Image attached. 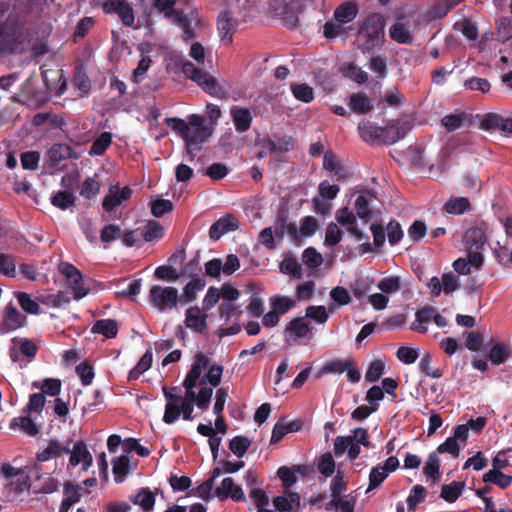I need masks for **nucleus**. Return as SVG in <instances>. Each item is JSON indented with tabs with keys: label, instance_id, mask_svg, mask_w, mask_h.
Returning <instances> with one entry per match:
<instances>
[{
	"label": "nucleus",
	"instance_id": "1",
	"mask_svg": "<svg viewBox=\"0 0 512 512\" xmlns=\"http://www.w3.org/2000/svg\"><path fill=\"white\" fill-rule=\"evenodd\" d=\"M385 20L379 13H371L358 30L356 42L363 53H374L384 42Z\"/></svg>",
	"mask_w": 512,
	"mask_h": 512
},
{
	"label": "nucleus",
	"instance_id": "2",
	"mask_svg": "<svg viewBox=\"0 0 512 512\" xmlns=\"http://www.w3.org/2000/svg\"><path fill=\"white\" fill-rule=\"evenodd\" d=\"M181 70L187 78L197 83L207 94L218 99L228 98L230 86L225 80H217L190 61L183 62Z\"/></svg>",
	"mask_w": 512,
	"mask_h": 512
},
{
	"label": "nucleus",
	"instance_id": "3",
	"mask_svg": "<svg viewBox=\"0 0 512 512\" xmlns=\"http://www.w3.org/2000/svg\"><path fill=\"white\" fill-rule=\"evenodd\" d=\"M270 11L279 18L288 28H295L298 24L299 3L288 0H272L269 3Z\"/></svg>",
	"mask_w": 512,
	"mask_h": 512
},
{
	"label": "nucleus",
	"instance_id": "4",
	"mask_svg": "<svg viewBox=\"0 0 512 512\" xmlns=\"http://www.w3.org/2000/svg\"><path fill=\"white\" fill-rule=\"evenodd\" d=\"M149 299L161 311L172 309L177 306L178 291L174 287L153 285L149 291Z\"/></svg>",
	"mask_w": 512,
	"mask_h": 512
},
{
	"label": "nucleus",
	"instance_id": "5",
	"mask_svg": "<svg viewBox=\"0 0 512 512\" xmlns=\"http://www.w3.org/2000/svg\"><path fill=\"white\" fill-rule=\"evenodd\" d=\"M58 270L66 277L75 300H80L88 294V289L84 287L82 273L74 265L68 262H61L58 265Z\"/></svg>",
	"mask_w": 512,
	"mask_h": 512
},
{
	"label": "nucleus",
	"instance_id": "6",
	"mask_svg": "<svg viewBox=\"0 0 512 512\" xmlns=\"http://www.w3.org/2000/svg\"><path fill=\"white\" fill-rule=\"evenodd\" d=\"M239 26V20L236 13L227 9L218 15L217 30L222 42L229 45L233 41V35Z\"/></svg>",
	"mask_w": 512,
	"mask_h": 512
},
{
	"label": "nucleus",
	"instance_id": "7",
	"mask_svg": "<svg viewBox=\"0 0 512 512\" xmlns=\"http://www.w3.org/2000/svg\"><path fill=\"white\" fill-rule=\"evenodd\" d=\"M102 9L106 14H117L125 26H133L135 21L134 11L126 0H105Z\"/></svg>",
	"mask_w": 512,
	"mask_h": 512
},
{
	"label": "nucleus",
	"instance_id": "8",
	"mask_svg": "<svg viewBox=\"0 0 512 512\" xmlns=\"http://www.w3.org/2000/svg\"><path fill=\"white\" fill-rule=\"evenodd\" d=\"M133 191L129 186L122 189L119 185H111L108 194L102 201V208L106 212H112L116 207L130 199Z\"/></svg>",
	"mask_w": 512,
	"mask_h": 512
},
{
	"label": "nucleus",
	"instance_id": "9",
	"mask_svg": "<svg viewBox=\"0 0 512 512\" xmlns=\"http://www.w3.org/2000/svg\"><path fill=\"white\" fill-rule=\"evenodd\" d=\"M69 464L72 467H76L82 464V470L87 471L93 463L92 454L87 449V446L83 440H78L74 443L73 447L70 448L69 453Z\"/></svg>",
	"mask_w": 512,
	"mask_h": 512
},
{
	"label": "nucleus",
	"instance_id": "10",
	"mask_svg": "<svg viewBox=\"0 0 512 512\" xmlns=\"http://www.w3.org/2000/svg\"><path fill=\"white\" fill-rule=\"evenodd\" d=\"M208 315L203 313L198 306L190 307L185 312V325L187 328L200 334L208 331Z\"/></svg>",
	"mask_w": 512,
	"mask_h": 512
},
{
	"label": "nucleus",
	"instance_id": "11",
	"mask_svg": "<svg viewBox=\"0 0 512 512\" xmlns=\"http://www.w3.org/2000/svg\"><path fill=\"white\" fill-rule=\"evenodd\" d=\"M211 135L212 129L209 127L191 129L188 138L185 140L186 152L191 156V159L195 156V152L201 149V145L208 141Z\"/></svg>",
	"mask_w": 512,
	"mask_h": 512
},
{
	"label": "nucleus",
	"instance_id": "12",
	"mask_svg": "<svg viewBox=\"0 0 512 512\" xmlns=\"http://www.w3.org/2000/svg\"><path fill=\"white\" fill-rule=\"evenodd\" d=\"M239 227L238 220L232 214H228L224 217H221L216 222H214L209 229V237L211 240L217 241L224 234L235 231Z\"/></svg>",
	"mask_w": 512,
	"mask_h": 512
},
{
	"label": "nucleus",
	"instance_id": "13",
	"mask_svg": "<svg viewBox=\"0 0 512 512\" xmlns=\"http://www.w3.org/2000/svg\"><path fill=\"white\" fill-rule=\"evenodd\" d=\"M481 128L484 130H500L512 134V118L504 117L497 113H488L481 121Z\"/></svg>",
	"mask_w": 512,
	"mask_h": 512
},
{
	"label": "nucleus",
	"instance_id": "14",
	"mask_svg": "<svg viewBox=\"0 0 512 512\" xmlns=\"http://www.w3.org/2000/svg\"><path fill=\"white\" fill-rule=\"evenodd\" d=\"M71 443L72 440L70 439L65 443H61L57 439H52L43 451L37 453L36 459L39 462H46L54 458H59L63 454L69 453Z\"/></svg>",
	"mask_w": 512,
	"mask_h": 512
},
{
	"label": "nucleus",
	"instance_id": "15",
	"mask_svg": "<svg viewBox=\"0 0 512 512\" xmlns=\"http://www.w3.org/2000/svg\"><path fill=\"white\" fill-rule=\"evenodd\" d=\"M215 496L220 500L231 498L237 502L245 499L242 488L235 485L231 477H226L222 480L221 485L215 489Z\"/></svg>",
	"mask_w": 512,
	"mask_h": 512
},
{
	"label": "nucleus",
	"instance_id": "16",
	"mask_svg": "<svg viewBox=\"0 0 512 512\" xmlns=\"http://www.w3.org/2000/svg\"><path fill=\"white\" fill-rule=\"evenodd\" d=\"M209 358L203 353H197L194 356V361L191 365V369L188 371L183 382L187 383L189 388H195L197 381L201 380L202 370L209 366Z\"/></svg>",
	"mask_w": 512,
	"mask_h": 512
},
{
	"label": "nucleus",
	"instance_id": "17",
	"mask_svg": "<svg viewBox=\"0 0 512 512\" xmlns=\"http://www.w3.org/2000/svg\"><path fill=\"white\" fill-rule=\"evenodd\" d=\"M347 105L352 112L359 115L368 114L374 108L373 100L364 92L350 94L348 97Z\"/></svg>",
	"mask_w": 512,
	"mask_h": 512
},
{
	"label": "nucleus",
	"instance_id": "18",
	"mask_svg": "<svg viewBox=\"0 0 512 512\" xmlns=\"http://www.w3.org/2000/svg\"><path fill=\"white\" fill-rule=\"evenodd\" d=\"M130 501L134 505L140 506L143 512H150L154 509L156 494L148 487H143L135 495L130 496Z\"/></svg>",
	"mask_w": 512,
	"mask_h": 512
},
{
	"label": "nucleus",
	"instance_id": "19",
	"mask_svg": "<svg viewBox=\"0 0 512 512\" xmlns=\"http://www.w3.org/2000/svg\"><path fill=\"white\" fill-rule=\"evenodd\" d=\"M355 362L352 359H332L327 361L317 372L316 378L319 379L327 374H342L354 365Z\"/></svg>",
	"mask_w": 512,
	"mask_h": 512
},
{
	"label": "nucleus",
	"instance_id": "20",
	"mask_svg": "<svg viewBox=\"0 0 512 512\" xmlns=\"http://www.w3.org/2000/svg\"><path fill=\"white\" fill-rule=\"evenodd\" d=\"M230 113L236 131L243 133L249 130L253 120L249 109L242 107H232Z\"/></svg>",
	"mask_w": 512,
	"mask_h": 512
},
{
	"label": "nucleus",
	"instance_id": "21",
	"mask_svg": "<svg viewBox=\"0 0 512 512\" xmlns=\"http://www.w3.org/2000/svg\"><path fill=\"white\" fill-rule=\"evenodd\" d=\"M72 152L71 146L67 144L57 143L52 145L47 152L49 165L53 168L57 167L61 161L71 158Z\"/></svg>",
	"mask_w": 512,
	"mask_h": 512
},
{
	"label": "nucleus",
	"instance_id": "22",
	"mask_svg": "<svg viewBox=\"0 0 512 512\" xmlns=\"http://www.w3.org/2000/svg\"><path fill=\"white\" fill-rule=\"evenodd\" d=\"M26 322V316L21 314L16 307L9 303L4 312V319L1 325L7 326V330H15L22 327Z\"/></svg>",
	"mask_w": 512,
	"mask_h": 512
},
{
	"label": "nucleus",
	"instance_id": "23",
	"mask_svg": "<svg viewBox=\"0 0 512 512\" xmlns=\"http://www.w3.org/2000/svg\"><path fill=\"white\" fill-rule=\"evenodd\" d=\"M457 4V1L439 0L426 12L425 20L428 22H432L438 19H442Z\"/></svg>",
	"mask_w": 512,
	"mask_h": 512
},
{
	"label": "nucleus",
	"instance_id": "24",
	"mask_svg": "<svg viewBox=\"0 0 512 512\" xmlns=\"http://www.w3.org/2000/svg\"><path fill=\"white\" fill-rule=\"evenodd\" d=\"M323 167L333 172L337 181L344 180L347 177V171L344 169L340 159L332 151L324 153Z\"/></svg>",
	"mask_w": 512,
	"mask_h": 512
},
{
	"label": "nucleus",
	"instance_id": "25",
	"mask_svg": "<svg viewBox=\"0 0 512 512\" xmlns=\"http://www.w3.org/2000/svg\"><path fill=\"white\" fill-rule=\"evenodd\" d=\"M435 308L432 306H425L415 313V322L411 325L410 329L418 333H426L427 325L433 319Z\"/></svg>",
	"mask_w": 512,
	"mask_h": 512
},
{
	"label": "nucleus",
	"instance_id": "26",
	"mask_svg": "<svg viewBox=\"0 0 512 512\" xmlns=\"http://www.w3.org/2000/svg\"><path fill=\"white\" fill-rule=\"evenodd\" d=\"M443 210L450 215H462L471 210V203L467 197H450L443 205Z\"/></svg>",
	"mask_w": 512,
	"mask_h": 512
},
{
	"label": "nucleus",
	"instance_id": "27",
	"mask_svg": "<svg viewBox=\"0 0 512 512\" xmlns=\"http://www.w3.org/2000/svg\"><path fill=\"white\" fill-rule=\"evenodd\" d=\"M300 421H291L288 423H284L282 421L277 422L272 430V435L270 439V444H276L280 442L283 437L290 432H297L301 429Z\"/></svg>",
	"mask_w": 512,
	"mask_h": 512
},
{
	"label": "nucleus",
	"instance_id": "28",
	"mask_svg": "<svg viewBox=\"0 0 512 512\" xmlns=\"http://www.w3.org/2000/svg\"><path fill=\"white\" fill-rule=\"evenodd\" d=\"M464 242L469 250H481L486 242V235L482 228L472 227L465 232Z\"/></svg>",
	"mask_w": 512,
	"mask_h": 512
},
{
	"label": "nucleus",
	"instance_id": "29",
	"mask_svg": "<svg viewBox=\"0 0 512 512\" xmlns=\"http://www.w3.org/2000/svg\"><path fill=\"white\" fill-rule=\"evenodd\" d=\"M221 474H222V471H221L220 467H215L211 471L210 477L207 480H205L203 483L198 485L195 490H192L191 492H189V494L190 495H197V496H199L200 498H202L204 500H209L210 496H211V491H212L213 486H214V481Z\"/></svg>",
	"mask_w": 512,
	"mask_h": 512
},
{
	"label": "nucleus",
	"instance_id": "30",
	"mask_svg": "<svg viewBox=\"0 0 512 512\" xmlns=\"http://www.w3.org/2000/svg\"><path fill=\"white\" fill-rule=\"evenodd\" d=\"M9 428L11 430L20 429L31 437H35L39 433L38 426L28 415L13 418L9 424Z\"/></svg>",
	"mask_w": 512,
	"mask_h": 512
},
{
	"label": "nucleus",
	"instance_id": "31",
	"mask_svg": "<svg viewBox=\"0 0 512 512\" xmlns=\"http://www.w3.org/2000/svg\"><path fill=\"white\" fill-rule=\"evenodd\" d=\"M91 332L102 334L106 338H114L118 333V323L114 319H100L94 323Z\"/></svg>",
	"mask_w": 512,
	"mask_h": 512
},
{
	"label": "nucleus",
	"instance_id": "32",
	"mask_svg": "<svg viewBox=\"0 0 512 512\" xmlns=\"http://www.w3.org/2000/svg\"><path fill=\"white\" fill-rule=\"evenodd\" d=\"M465 488V482L453 481L441 487L440 497L448 503H454L461 496Z\"/></svg>",
	"mask_w": 512,
	"mask_h": 512
},
{
	"label": "nucleus",
	"instance_id": "33",
	"mask_svg": "<svg viewBox=\"0 0 512 512\" xmlns=\"http://www.w3.org/2000/svg\"><path fill=\"white\" fill-rule=\"evenodd\" d=\"M358 7L353 2H345L334 11V19L340 24L351 22L357 15Z\"/></svg>",
	"mask_w": 512,
	"mask_h": 512
},
{
	"label": "nucleus",
	"instance_id": "34",
	"mask_svg": "<svg viewBox=\"0 0 512 512\" xmlns=\"http://www.w3.org/2000/svg\"><path fill=\"white\" fill-rule=\"evenodd\" d=\"M310 332V323L303 317L294 318L289 322L285 333L293 336L295 339L303 338Z\"/></svg>",
	"mask_w": 512,
	"mask_h": 512
},
{
	"label": "nucleus",
	"instance_id": "35",
	"mask_svg": "<svg viewBox=\"0 0 512 512\" xmlns=\"http://www.w3.org/2000/svg\"><path fill=\"white\" fill-rule=\"evenodd\" d=\"M389 36L392 40L400 44L412 45L414 41L413 35L403 23H395L389 29Z\"/></svg>",
	"mask_w": 512,
	"mask_h": 512
},
{
	"label": "nucleus",
	"instance_id": "36",
	"mask_svg": "<svg viewBox=\"0 0 512 512\" xmlns=\"http://www.w3.org/2000/svg\"><path fill=\"white\" fill-rule=\"evenodd\" d=\"M153 355L151 350H147L137 362L136 366L129 371L128 381L137 380L140 375L151 368Z\"/></svg>",
	"mask_w": 512,
	"mask_h": 512
},
{
	"label": "nucleus",
	"instance_id": "37",
	"mask_svg": "<svg viewBox=\"0 0 512 512\" xmlns=\"http://www.w3.org/2000/svg\"><path fill=\"white\" fill-rule=\"evenodd\" d=\"M206 285V282L202 278H195L188 282L183 288V294L180 298L182 303H190L195 300L197 293L202 290Z\"/></svg>",
	"mask_w": 512,
	"mask_h": 512
},
{
	"label": "nucleus",
	"instance_id": "38",
	"mask_svg": "<svg viewBox=\"0 0 512 512\" xmlns=\"http://www.w3.org/2000/svg\"><path fill=\"white\" fill-rule=\"evenodd\" d=\"M423 473L426 477L431 478L433 482L440 479V458L437 452L433 451L428 455Z\"/></svg>",
	"mask_w": 512,
	"mask_h": 512
},
{
	"label": "nucleus",
	"instance_id": "39",
	"mask_svg": "<svg viewBox=\"0 0 512 512\" xmlns=\"http://www.w3.org/2000/svg\"><path fill=\"white\" fill-rule=\"evenodd\" d=\"M112 143V134L110 132H102L92 143L89 155L100 156L110 147Z\"/></svg>",
	"mask_w": 512,
	"mask_h": 512
},
{
	"label": "nucleus",
	"instance_id": "40",
	"mask_svg": "<svg viewBox=\"0 0 512 512\" xmlns=\"http://www.w3.org/2000/svg\"><path fill=\"white\" fill-rule=\"evenodd\" d=\"M129 462V458L126 455H121L113 460L112 471L116 483H122L125 480V477L129 473Z\"/></svg>",
	"mask_w": 512,
	"mask_h": 512
},
{
	"label": "nucleus",
	"instance_id": "41",
	"mask_svg": "<svg viewBox=\"0 0 512 512\" xmlns=\"http://www.w3.org/2000/svg\"><path fill=\"white\" fill-rule=\"evenodd\" d=\"M404 137V132L396 126L381 127L380 143L392 145Z\"/></svg>",
	"mask_w": 512,
	"mask_h": 512
},
{
	"label": "nucleus",
	"instance_id": "42",
	"mask_svg": "<svg viewBox=\"0 0 512 512\" xmlns=\"http://www.w3.org/2000/svg\"><path fill=\"white\" fill-rule=\"evenodd\" d=\"M270 304L279 315H284L295 307L296 302L287 296L274 295L270 297Z\"/></svg>",
	"mask_w": 512,
	"mask_h": 512
},
{
	"label": "nucleus",
	"instance_id": "43",
	"mask_svg": "<svg viewBox=\"0 0 512 512\" xmlns=\"http://www.w3.org/2000/svg\"><path fill=\"white\" fill-rule=\"evenodd\" d=\"M468 120V115L465 112L457 114H448L441 120L442 125L447 131L452 132L461 128L464 123Z\"/></svg>",
	"mask_w": 512,
	"mask_h": 512
},
{
	"label": "nucleus",
	"instance_id": "44",
	"mask_svg": "<svg viewBox=\"0 0 512 512\" xmlns=\"http://www.w3.org/2000/svg\"><path fill=\"white\" fill-rule=\"evenodd\" d=\"M345 77L350 78L357 84H365L368 81V73L355 65L353 62L349 63L342 69Z\"/></svg>",
	"mask_w": 512,
	"mask_h": 512
},
{
	"label": "nucleus",
	"instance_id": "45",
	"mask_svg": "<svg viewBox=\"0 0 512 512\" xmlns=\"http://www.w3.org/2000/svg\"><path fill=\"white\" fill-rule=\"evenodd\" d=\"M293 96L304 103H310L314 99V91L308 84H291L290 86Z\"/></svg>",
	"mask_w": 512,
	"mask_h": 512
},
{
	"label": "nucleus",
	"instance_id": "46",
	"mask_svg": "<svg viewBox=\"0 0 512 512\" xmlns=\"http://www.w3.org/2000/svg\"><path fill=\"white\" fill-rule=\"evenodd\" d=\"M250 445L251 441L249 440L248 437L238 435L230 440L229 449L234 455L241 458L246 454Z\"/></svg>",
	"mask_w": 512,
	"mask_h": 512
},
{
	"label": "nucleus",
	"instance_id": "47",
	"mask_svg": "<svg viewBox=\"0 0 512 512\" xmlns=\"http://www.w3.org/2000/svg\"><path fill=\"white\" fill-rule=\"evenodd\" d=\"M163 226L154 220H150L142 229V237L146 242L162 238Z\"/></svg>",
	"mask_w": 512,
	"mask_h": 512
},
{
	"label": "nucleus",
	"instance_id": "48",
	"mask_svg": "<svg viewBox=\"0 0 512 512\" xmlns=\"http://www.w3.org/2000/svg\"><path fill=\"white\" fill-rule=\"evenodd\" d=\"M368 69L377 74L378 79H383L388 74L387 60L384 55L373 56L367 65Z\"/></svg>",
	"mask_w": 512,
	"mask_h": 512
},
{
	"label": "nucleus",
	"instance_id": "49",
	"mask_svg": "<svg viewBox=\"0 0 512 512\" xmlns=\"http://www.w3.org/2000/svg\"><path fill=\"white\" fill-rule=\"evenodd\" d=\"M358 130L361 138L366 142H378L380 143V132L381 127L370 125L362 122L358 125Z\"/></svg>",
	"mask_w": 512,
	"mask_h": 512
},
{
	"label": "nucleus",
	"instance_id": "50",
	"mask_svg": "<svg viewBox=\"0 0 512 512\" xmlns=\"http://www.w3.org/2000/svg\"><path fill=\"white\" fill-rule=\"evenodd\" d=\"M223 369V366L220 364L210 366L207 373L201 378L200 384L209 383L212 387H217L221 383Z\"/></svg>",
	"mask_w": 512,
	"mask_h": 512
},
{
	"label": "nucleus",
	"instance_id": "51",
	"mask_svg": "<svg viewBox=\"0 0 512 512\" xmlns=\"http://www.w3.org/2000/svg\"><path fill=\"white\" fill-rule=\"evenodd\" d=\"M418 366L420 371L428 377L440 378L443 375V370L432 367V356L428 352L421 357Z\"/></svg>",
	"mask_w": 512,
	"mask_h": 512
},
{
	"label": "nucleus",
	"instance_id": "52",
	"mask_svg": "<svg viewBox=\"0 0 512 512\" xmlns=\"http://www.w3.org/2000/svg\"><path fill=\"white\" fill-rule=\"evenodd\" d=\"M426 494L427 490L424 486L419 484L413 486L406 500L408 510H415L417 505L425 500Z\"/></svg>",
	"mask_w": 512,
	"mask_h": 512
},
{
	"label": "nucleus",
	"instance_id": "53",
	"mask_svg": "<svg viewBox=\"0 0 512 512\" xmlns=\"http://www.w3.org/2000/svg\"><path fill=\"white\" fill-rule=\"evenodd\" d=\"M356 215L365 223H367L372 215L370 202L365 195H359L355 200Z\"/></svg>",
	"mask_w": 512,
	"mask_h": 512
},
{
	"label": "nucleus",
	"instance_id": "54",
	"mask_svg": "<svg viewBox=\"0 0 512 512\" xmlns=\"http://www.w3.org/2000/svg\"><path fill=\"white\" fill-rule=\"evenodd\" d=\"M40 471H41V468L40 467H33L29 470L30 474H24V472L21 470V473L19 476H17V481H16V489L17 491H24V490H29L30 487H31V477H34L35 479H39L40 478Z\"/></svg>",
	"mask_w": 512,
	"mask_h": 512
},
{
	"label": "nucleus",
	"instance_id": "55",
	"mask_svg": "<svg viewBox=\"0 0 512 512\" xmlns=\"http://www.w3.org/2000/svg\"><path fill=\"white\" fill-rule=\"evenodd\" d=\"M16 298L19 302L21 308L29 314H38L40 311L39 304L31 298V296L26 292H17Z\"/></svg>",
	"mask_w": 512,
	"mask_h": 512
},
{
	"label": "nucleus",
	"instance_id": "56",
	"mask_svg": "<svg viewBox=\"0 0 512 512\" xmlns=\"http://www.w3.org/2000/svg\"><path fill=\"white\" fill-rule=\"evenodd\" d=\"M75 202V196L69 192V191H58L56 194L53 195L51 198V203L62 210H65L69 208L70 206L74 205Z\"/></svg>",
	"mask_w": 512,
	"mask_h": 512
},
{
	"label": "nucleus",
	"instance_id": "57",
	"mask_svg": "<svg viewBox=\"0 0 512 512\" xmlns=\"http://www.w3.org/2000/svg\"><path fill=\"white\" fill-rule=\"evenodd\" d=\"M317 470L325 477H330L335 471V461L331 453L327 452L320 456L317 462Z\"/></svg>",
	"mask_w": 512,
	"mask_h": 512
},
{
	"label": "nucleus",
	"instance_id": "58",
	"mask_svg": "<svg viewBox=\"0 0 512 512\" xmlns=\"http://www.w3.org/2000/svg\"><path fill=\"white\" fill-rule=\"evenodd\" d=\"M288 218L289 214L288 211L285 209L279 210L276 220H275V226L273 229V232L275 234V238L277 240H282L286 234V229L288 225Z\"/></svg>",
	"mask_w": 512,
	"mask_h": 512
},
{
	"label": "nucleus",
	"instance_id": "59",
	"mask_svg": "<svg viewBox=\"0 0 512 512\" xmlns=\"http://www.w3.org/2000/svg\"><path fill=\"white\" fill-rule=\"evenodd\" d=\"M175 23L182 29L183 31V40L188 42L195 37V32L191 25V20L184 15L182 12L177 13L174 17Z\"/></svg>",
	"mask_w": 512,
	"mask_h": 512
},
{
	"label": "nucleus",
	"instance_id": "60",
	"mask_svg": "<svg viewBox=\"0 0 512 512\" xmlns=\"http://www.w3.org/2000/svg\"><path fill=\"white\" fill-rule=\"evenodd\" d=\"M342 231L334 222H330L325 231L324 244L328 247L336 246L342 239Z\"/></svg>",
	"mask_w": 512,
	"mask_h": 512
},
{
	"label": "nucleus",
	"instance_id": "61",
	"mask_svg": "<svg viewBox=\"0 0 512 512\" xmlns=\"http://www.w3.org/2000/svg\"><path fill=\"white\" fill-rule=\"evenodd\" d=\"M386 230H387V239L391 246L398 244L404 236V232L401 227V224L394 219L391 220L387 224Z\"/></svg>",
	"mask_w": 512,
	"mask_h": 512
},
{
	"label": "nucleus",
	"instance_id": "62",
	"mask_svg": "<svg viewBox=\"0 0 512 512\" xmlns=\"http://www.w3.org/2000/svg\"><path fill=\"white\" fill-rule=\"evenodd\" d=\"M388 477V474L382 469L381 465L373 467L369 473V486L366 493L378 488Z\"/></svg>",
	"mask_w": 512,
	"mask_h": 512
},
{
	"label": "nucleus",
	"instance_id": "63",
	"mask_svg": "<svg viewBox=\"0 0 512 512\" xmlns=\"http://www.w3.org/2000/svg\"><path fill=\"white\" fill-rule=\"evenodd\" d=\"M488 357L493 364L500 365L509 357L508 348L503 343H497L490 349Z\"/></svg>",
	"mask_w": 512,
	"mask_h": 512
},
{
	"label": "nucleus",
	"instance_id": "64",
	"mask_svg": "<svg viewBox=\"0 0 512 512\" xmlns=\"http://www.w3.org/2000/svg\"><path fill=\"white\" fill-rule=\"evenodd\" d=\"M94 24L95 21L92 17L82 18L76 25L75 31L73 33V41L77 43L83 39L94 26Z\"/></svg>",
	"mask_w": 512,
	"mask_h": 512
}]
</instances>
